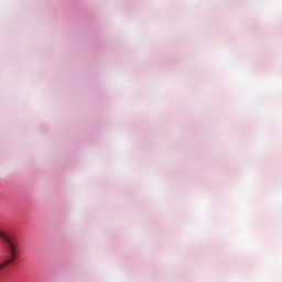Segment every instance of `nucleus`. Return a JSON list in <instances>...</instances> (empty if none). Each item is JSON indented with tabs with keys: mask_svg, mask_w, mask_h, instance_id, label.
<instances>
[{
	"mask_svg": "<svg viewBox=\"0 0 282 282\" xmlns=\"http://www.w3.org/2000/svg\"><path fill=\"white\" fill-rule=\"evenodd\" d=\"M0 237L4 240V247L8 256L6 257V261L0 264V270L3 268H8L14 259H17V242L8 237L3 231H0Z\"/></svg>",
	"mask_w": 282,
	"mask_h": 282,
	"instance_id": "nucleus-1",
	"label": "nucleus"
}]
</instances>
